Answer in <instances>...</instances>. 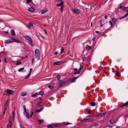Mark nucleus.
<instances>
[{
	"mask_svg": "<svg viewBox=\"0 0 128 128\" xmlns=\"http://www.w3.org/2000/svg\"><path fill=\"white\" fill-rule=\"evenodd\" d=\"M35 53L36 57L38 60H39L40 54L39 50L37 49H36L35 50Z\"/></svg>",
	"mask_w": 128,
	"mask_h": 128,
	"instance_id": "obj_1",
	"label": "nucleus"
},
{
	"mask_svg": "<svg viewBox=\"0 0 128 128\" xmlns=\"http://www.w3.org/2000/svg\"><path fill=\"white\" fill-rule=\"evenodd\" d=\"M56 6H61V7L60 8V10L61 11V12H62L64 7L63 2L62 1L61 2H60L59 4H58L56 5Z\"/></svg>",
	"mask_w": 128,
	"mask_h": 128,
	"instance_id": "obj_2",
	"label": "nucleus"
},
{
	"mask_svg": "<svg viewBox=\"0 0 128 128\" xmlns=\"http://www.w3.org/2000/svg\"><path fill=\"white\" fill-rule=\"evenodd\" d=\"M65 84L66 82L64 81L61 80H60L58 83V85L60 87L63 86Z\"/></svg>",
	"mask_w": 128,
	"mask_h": 128,
	"instance_id": "obj_3",
	"label": "nucleus"
},
{
	"mask_svg": "<svg viewBox=\"0 0 128 128\" xmlns=\"http://www.w3.org/2000/svg\"><path fill=\"white\" fill-rule=\"evenodd\" d=\"M14 42V38H12L5 40V43L6 44H7L12 43Z\"/></svg>",
	"mask_w": 128,
	"mask_h": 128,
	"instance_id": "obj_4",
	"label": "nucleus"
},
{
	"mask_svg": "<svg viewBox=\"0 0 128 128\" xmlns=\"http://www.w3.org/2000/svg\"><path fill=\"white\" fill-rule=\"evenodd\" d=\"M92 121L93 120L92 118H90L87 119L86 118H84L82 120V122L84 123L87 122H90V121Z\"/></svg>",
	"mask_w": 128,
	"mask_h": 128,
	"instance_id": "obj_5",
	"label": "nucleus"
},
{
	"mask_svg": "<svg viewBox=\"0 0 128 128\" xmlns=\"http://www.w3.org/2000/svg\"><path fill=\"white\" fill-rule=\"evenodd\" d=\"M40 106H42L41 108H40V109L39 110H36L35 111V112H40L42 111L43 109L44 108V107L43 106H42L41 105H40L38 106V108H39V107Z\"/></svg>",
	"mask_w": 128,
	"mask_h": 128,
	"instance_id": "obj_6",
	"label": "nucleus"
},
{
	"mask_svg": "<svg viewBox=\"0 0 128 128\" xmlns=\"http://www.w3.org/2000/svg\"><path fill=\"white\" fill-rule=\"evenodd\" d=\"M5 92H7L8 95H10L12 94L13 92L12 90L8 89H7L5 91Z\"/></svg>",
	"mask_w": 128,
	"mask_h": 128,
	"instance_id": "obj_7",
	"label": "nucleus"
},
{
	"mask_svg": "<svg viewBox=\"0 0 128 128\" xmlns=\"http://www.w3.org/2000/svg\"><path fill=\"white\" fill-rule=\"evenodd\" d=\"M63 63V62L62 61V62H54L53 63V65H60L62 64Z\"/></svg>",
	"mask_w": 128,
	"mask_h": 128,
	"instance_id": "obj_8",
	"label": "nucleus"
},
{
	"mask_svg": "<svg viewBox=\"0 0 128 128\" xmlns=\"http://www.w3.org/2000/svg\"><path fill=\"white\" fill-rule=\"evenodd\" d=\"M25 38H26L27 40L28 41L29 43H31V42H32V40L31 38L28 36L26 35L25 36Z\"/></svg>",
	"mask_w": 128,
	"mask_h": 128,
	"instance_id": "obj_9",
	"label": "nucleus"
},
{
	"mask_svg": "<svg viewBox=\"0 0 128 128\" xmlns=\"http://www.w3.org/2000/svg\"><path fill=\"white\" fill-rule=\"evenodd\" d=\"M26 112H24V114L28 118H30V116H29L28 110V109L26 110Z\"/></svg>",
	"mask_w": 128,
	"mask_h": 128,
	"instance_id": "obj_10",
	"label": "nucleus"
},
{
	"mask_svg": "<svg viewBox=\"0 0 128 128\" xmlns=\"http://www.w3.org/2000/svg\"><path fill=\"white\" fill-rule=\"evenodd\" d=\"M105 114V113H99L96 116V117H99L100 116L102 117L104 116Z\"/></svg>",
	"mask_w": 128,
	"mask_h": 128,
	"instance_id": "obj_11",
	"label": "nucleus"
},
{
	"mask_svg": "<svg viewBox=\"0 0 128 128\" xmlns=\"http://www.w3.org/2000/svg\"><path fill=\"white\" fill-rule=\"evenodd\" d=\"M72 11L77 14H78L80 12L79 10L77 9H73L72 10Z\"/></svg>",
	"mask_w": 128,
	"mask_h": 128,
	"instance_id": "obj_12",
	"label": "nucleus"
},
{
	"mask_svg": "<svg viewBox=\"0 0 128 128\" xmlns=\"http://www.w3.org/2000/svg\"><path fill=\"white\" fill-rule=\"evenodd\" d=\"M14 42H16V43H20L21 45H24V42H21L20 40H17L16 39L14 38Z\"/></svg>",
	"mask_w": 128,
	"mask_h": 128,
	"instance_id": "obj_13",
	"label": "nucleus"
},
{
	"mask_svg": "<svg viewBox=\"0 0 128 128\" xmlns=\"http://www.w3.org/2000/svg\"><path fill=\"white\" fill-rule=\"evenodd\" d=\"M10 102V100L8 99L6 100L4 103V105L6 106H7L9 104V102Z\"/></svg>",
	"mask_w": 128,
	"mask_h": 128,
	"instance_id": "obj_14",
	"label": "nucleus"
},
{
	"mask_svg": "<svg viewBox=\"0 0 128 128\" xmlns=\"http://www.w3.org/2000/svg\"><path fill=\"white\" fill-rule=\"evenodd\" d=\"M126 105H128V101L126 103H122V105L120 106V107L124 106Z\"/></svg>",
	"mask_w": 128,
	"mask_h": 128,
	"instance_id": "obj_15",
	"label": "nucleus"
},
{
	"mask_svg": "<svg viewBox=\"0 0 128 128\" xmlns=\"http://www.w3.org/2000/svg\"><path fill=\"white\" fill-rule=\"evenodd\" d=\"M33 26V24L31 22H29L28 24V27L29 28H30L31 27H32Z\"/></svg>",
	"mask_w": 128,
	"mask_h": 128,
	"instance_id": "obj_16",
	"label": "nucleus"
},
{
	"mask_svg": "<svg viewBox=\"0 0 128 128\" xmlns=\"http://www.w3.org/2000/svg\"><path fill=\"white\" fill-rule=\"evenodd\" d=\"M12 123L11 122H9V124L7 126L8 128H12Z\"/></svg>",
	"mask_w": 128,
	"mask_h": 128,
	"instance_id": "obj_17",
	"label": "nucleus"
},
{
	"mask_svg": "<svg viewBox=\"0 0 128 128\" xmlns=\"http://www.w3.org/2000/svg\"><path fill=\"white\" fill-rule=\"evenodd\" d=\"M86 50L88 51L91 48V47L89 45L87 44L86 46Z\"/></svg>",
	"mask_w": 128,
	"mask_h": 128,
	"instance_id": "obj_18",
	"label": "nucleus"
},
{
	"mask_svg": "<svg viewBox=\"0 0 128 128\" xmlns=\"http://www.w3.org/2000/svg\"><path fill=\"white\" fill-rule=\"evenodd\" d=\"M28 10L32 12H34L35 11V9L32 7H31L28 9Z\"/></svg>",
	"mask_w": 128,
	"mask_h": 128,
	"instance_id": "obj_19",
	"label": "nucleus"
},
{
	"mask_svg": "<svg viewBox=\"0 0 128 128\" xmlns=\"http://www.w3.org/2000/svg\"><path fill=\"white\" fill-rule=\"evenodd\" d=\"M10 33L12 36H15V32L14 30H10Z\"/></svg>",
	"mask_w": 128,
	"mask_h": 128,
	"instance_id": "obj_20",
	"label": "nucleus"
},
{
	"mask_svg": "<svg viewBox=\"0 0 128 128\" xmlns=\"http://www.w3.org/2000/svg\"><path fill=\"white\" fill-rule=\"evenodd\" d=\"M27 94V93L25 92H23L21 93V96H26Z\"/></svg>",
	"mask_w": 128,
	"mask_h": 128,
	"instance_id": "obj_21",
	"label": "nucleus"
},
{
	"mask_svg": "<svg viewBox=\"0 0 128 128\" xmlns=\"http://www.w3.org/2000/svg\"><path fill=\"white\" fill-rule=\"evenodd\" d=\"M44 122L43 120H38V122L40 124H41L43 123Z\"/></svg>",
	"mask_w": 128,
	"mask_h": 128,
	"instance_id": "obj_22",
	"label": "nucleus"
},
{
	"mask_svg": "<svg viewBox=\"0 0 128 128\" xmlns=\"http://www.w3.org/2000/svg\"><path fill=\"white\" fill-rule=\"evenodd\" d=\"M64 49L63 47H62L61 49L60 54H62V53L64 52Z\"/></svg>",
	"mask_w": 128,
	"mask_h": 128,
	"instance_id": "obj_23",
	"label": "nucleus"
},
{
	"mask_svg": "<svg viewBox=\"0 0 128 128\" xmlns=\"http://www.w3.org/2000/svg\"><path fill=\"white\" fill-rule=\"evenodd\" d=\"M58 127L59 128L60 127V125L59 124L56 125L54 126L53 128H56Z\"/></svg>",
	"mask_w": 128,
	"mask_h": 128,
	"instance_id": "obj_24",
	"label": "nucleus"
},
{
	"mask_svg": "<svg viewBox=\"0 0 128 128\" xmlns=\"http://www.w3.org/2000/svg\"><path fill=\"white\" fill-rule=\"evenodd\" d=\"M90 104L92 106H95V105L96 104L95 102H92Z\"/></svg>",
	"mask_w": 128,
	"mask_h": 128,
	"instance_id": "obj_25",
	"label": "nucleus"
},
{
	"mask_svg": "<svg viewBox=\"0 0 128 128\" xmlns=\"http://www.w3.org/2000/svg\"><path fill=\"white\" fill-rule=\"evenodd\" d=\"M38 94V92L36 93L35 94H33L32 96V97L36 98V96Z\"/></svg>",
	"mask_w": 128,
	"mask_h": 128,
	"instance_id": "obj_26",
	"label": "nucleus"
},
{
	"mask_svg": "<svg viewBox=\"0 0 128 128\" xmlns=\"http://www.w3.org/2000/svg\"><path fill=\"white\" fill-rule=\"evenodd\" d=\"M128 15V12L126 14V15H124V16L120 18V19H121L122 18H124V17L127 16Z\"/></svg>",
	"mask_w": 128,
	"mask_h": 128,
	"instance_id": "obj_27",
	"label": "nucleus"
},
{
	"mask_svg": "<svg viewBox=\"0 0 128 128\" xmlns=\"http://www.w3.org/2000/svg\"><path fill=\"white\" fill-rule=\"evenodd\" d=\"M24 68H19L18 70V71L19 72H21V71L23 70H24Z\"/></svg>",
	"mask_w": 128,
	"mask_h": 128,
	"instance_id": "obj_28",
	"label": "nucleus"
},
{
	"mask_svg": "<svg viewBox=\"0 0 128 128\" xmlns=\"http://www.w3.org/2000/svg\"><path fill=\"white\" fill-rule=\"evenodd\" d=\"M80 71H78L77 72H74V75H76L77 74H80Z\"/></svg>",
	"mask_w": 128,
	"mask_h": 128,
	"instance_id": "obj_29",
	"label": "nucleus"
},
{
	"mask_svg": "<svg viewBox=\"0 0 128 128\" xmlns=\"http://www.w3.org/2000/svg\"><path fill=\"white\" fill-rule=\"evenodd\" d=\"M44 94V92L41 91V92H39L38 94L39 95L42 96L43 94Z\"/></svg>",
	"mask_w": 128,
	"mask_h": 128,
	"instance_id": "obj_30",
	"label": "nucleus"
},
{
	"mask_svg": "<svg viewBox=\"0 0 128 128\" xmlns=\"http://www.w3.org/2000/svg\"><path fill=\"white\" fill-rule=\"evenodd\" d=\"M128 7H124V8L123 10L125 11L126 12H128Z\"/></svg>",
	"mask_w": 128,
	"mask_h": 128,
	"instance_id": "obj_31",
	"label": "nucleus"
},
{
	"mask_svg": "<svg viewBox=\"0 0 128 128\" xmlns=\"http://www.w3.org/2000/svg\"><path fill=\"white\" fill-rule=\"evenodd\" d=\"M110 123L111 124H112L114 122V120H109Z\"/></svg>",
	"mask_w": 128,
	"mask_h": 128,
	"instance_id": "obj_32",
	"label": "nucleus"
},
{
	"mask_svg": "<svg viewBox=\"0 0 128 128\" xmlns=\"http://www.w3.org/2000/svg\"><path fill=\"white\" fill-rule=\"evenodd\" d=\"M115 74H116L117 76H120V72L118 71L117 72L115 73Z\"/></svg>",
	"mask_w": 128,
	"mask_h": 128,
	"instance_id": "obj_33",
	"label": "nucleus"
},
{
	"mask_svg": "<svg viewBox=\"0 0 128 128\" xmlns=\"http://www.w3.org/2000/svg\"><path fill=\"white\" fill-rule=\"evenodd\" d=\"M48 10H43L42 11V14H44L45 13H46L48 11Z\"/></svg>",
	"mask_w": 128,
	"mask_h": 128,
	"instance_id": "obj_34",
	"label": "nucleus"
},
{
	"mask_svg": "<svg viewBox=\"0 0 128 128\" xmlns=\"http://www.w3.org/2000/svg\"><path fill=\"white\" fill-rule=\"evenodd\" d=\"M60 78V75H58L57 76V80H59Z\"/></svg>",
	"mask_w": 128,
	"mask_h": 128,
	"instance_id": "obj_35",
	"label": "nucleus"
},
{
	"mask_svg": "<svg viewBox=\"0 0 128 128\" xmlns=\"http://www.w3.org/2000/svg\"><path fill=\"white\" fill-rule=\"evenodd\" d=\"M116 19L114 18H112V21L114 23L116 22Z\"/></svg>",
	"mask_w": 128,
	"mask_h": 128,
	"instance_id": "obj_36",
	"label": "nucleus"
},
{
	"mask_svg": "<svg viewBox=\"0 0 128 128\" xmlns=\"http://www.w3.org/2000/svg\"><path fill=\"white\" fill-rule=\"evenodd\" d=\"M21 64V62L20 61H18V62L16 64V65H18L20 64Z\"/></svg>",
	"mask_w": 128,
	"mask_h": 128,
	"instance_id": "obj_37",
	"label": "nucleus"
},
{
	"mask_svg": "<svg viewBox=\"0 0 128 128\" xmlns=\"http://www.w3.org/2000/svg\"><path fill=\"white\" fill-rule=\"evenodd\" d=\"M30 75L29 74H28L27 76H26L25 77V79H26L28 78L30 76Z\"/></svg>",
	"mask_w": 128,
	"mask_h": 128,
	"instance_id": "obj_38",
	"label": "nucleus"
},
{
	"mask_svg": "<svg viewBox=\"0 0 128 128\" xmlns=\"http://www.w3.org/2000/svg\"><path fill=\"white\" fill-rule=\"evenodd\" d=\"M48 128H53L52 126L50 124L49 125L47 126Z\"/></svg>",
	"mask_w": 128,
	"mask_h": 128,
	"instance_id": "obj_39",
	"label": "nucleus"
},
{
	"mask_svg": "<svg viewBox=\"0 0 128 128\" xmlns=\"http://www.w3.org/2000/svg\"><path fill=\"white\" fill-rule=\"evenodd\" d=\"M12 114L13 115V118L14 119V116H15V113L14 111H12Z\"/></svg>",
	"mask_w": 128,
	"mask_h": 128,
	"instance_id": "obj_40",
	"label": "nucleus"
},
{
	"mask_svg": "<svg viewBox=\"0 0 128 128\" xmlns=\"http://www.w3.org/2000/svg\"><path fill=\"white\" fill-rule=\"evenodd\" d=\"M103 68V67L101 66H100L98 67V68L99 70H101Z\"/></svg>",
	"mask_w": 128,
	"mask_h": 128,
	"instance_id": "obj_41",
	"label": "nucleus"
},
{
	"mask_svg": "<svg viewBox=\"0 0 128 128\" xmlns=\"http://www.w3.org/2000/svg\"><path fill=\"white\" fill-rule=\"evenodd\" d=\"M53 86H48V87L50 89L52 88H53Z\"/></svg>",
	"mask_w": 128,
	"mask_h": 128,
	"instance_id": "obj_42",
	"label": "nucleus"
},
{
	"mask_svg": "<svg viewBox=\"0 0 128 128\" xmlns=\"http://www.w3.org/2000/svg\"><path fill=\"white\" fill-rule=\"evenodd\" d=\"M23 108L24 110V112H26V107L25 105H24L23 106Z\"/></svg>",
	"mask_w": 128,
	"mask_h": 128,
	"instance_id": "obj_43",
	"label": "nucleus"
},
{
	"mask_svg": "<svg viewBox=\"0 0 128 128\" xmlns=\"http://www.w3.org/2000/svg\"><path fill=\"white\" fill-rule=\"evenodd\" d=\"M83 68V67L82 66H80V68L78 69V70H80L82 69Z\"/></svg>",
	"mask_w": 128,
	"mask_h": 128,
	"instance_id": "obj_44",
	"label": "nucleus"
},
{
	"mask_svg": "<svg viewBox=\"0 0 128 128\" xmlns=\"http://www.w3.org/2000/svg\"><path fill=\"white\" fill-rule=\"evenodd\" d=\"M90 58L89 56H87V57H86V61H88L89 60Z\"/></svg>",
	"mask_w": 128,
	"mask_h": 128,
	"instance_id": "obj_45",
	"label": "nucleus"
},
{
	"mask_svg": "<svg viewBox=\"0 0 128 128\" xmlns=\"http://www.w3.org/2000/svg\"><path fill=\"white\" fill-rule=\"evenodd\" d=\"M120 8L121 10H122L123 8V6H122L121 5H120Z\"/></svg>",
	"mask_w": 128,
	"mask_h": 128,
	"instance_id": "obj_46",
	"label": "nucleus"
},
{
	"mask_svg": "<svg viewBox=\"0 0 128 128\" xmlns=\"http://www.w3.org/2000/svg\"><path fill=\"white\" fill-rule=\"evenodd\" d=\"M32 69H31V68H30V71L29 72V73L28 74H29L30 75V74H31V72L32 71Z\"/></svg>",
	"mask_w": 128,
	"mask_h": 128,
	"instance_id": "obj_47",
	"label": "nucleus"
},
{
	"mask_svg": "<svg viewBox=\"0 0 128 128\" xmlns=\"http://www.w3.org/2000/svg\"><path fill=\"white\" fill-rule=\"evenodd\" d=\"M71 82H75V81L74 80H73V79H72V78H71Z\"/></svg>",
	"mask_w": 128,
	"mask_h": 128,
	"instance_id": "obj_48",
	"label": "nucleus"
},
{
	"mask_svg": "<svg viewBox=\"0 0 128 128\" xmlns=\"http://www.w3.org/2000/svg\"><path fill=\"white\" fill-rule=\"evenodd\" d=\"M109 22L110 23V25H111V27L112 26V22L110 21H109Z\"/></svg>",
	"mask_w": 128,
	"mask_h": 128,
	"instance_id": "obj_49",
	"label": "nucleus"
},
{
	"mask_svg": "<svg viewBox=\"0 0 128 128\" xmlns=\"http://www.w3.org/2000/svg\"><path fill=\"white\" fill-rule=\"evenodd\" d=\"M83 60L85 61L86 60V57H84L83 58Z\"/></svg>",
	"mask_w": 128,
	"mask_h": 128,
	"instance_id": "obj_50",
	"label": "nucleus"
},
{
	"mask_svg": "<svg viewBox=\"0 0 128 128\" xmlns=\"http://www.w3.org/2000/svg\"><path fill=\"white\" fill-rule=\"evenodd\" d=\"M32 1V0H27V2L28 3H30Z\"/></svg>",
	"mask_w": 128,
	"mask_h": 128,
	"instance_id": "obj_51",
	"label": "nucleus"
},
{
	"mask_svg": "<svg viewBox=\"0 0 128 128\" xmlns=\"http://www.w3.org/2000/svg\"><path fill=\"white\" fill-rule=\"evenodd\" d=\"M78 77H74L73 78H72V79H73L74 80H76V79L78 78Z\"/></svg>",
	"mask_w": 128,
	"mask_h": 128,
	"instance_id": "obj_52",
	"label": "nucleus"
},
{
	"mask_svg": "<svg viewBox=\"0 0 128 128\" xmlns=\"http://www.w3.org/2000/svg\"><path fill=\"white\" fill-rule=\"evenodd\" d=\"M101 22H102V20H100V26H102V25H103L102 24V23Z\"/></svg>",
	"mask_w": 128,
	"mask_h": 128,
	"instance_id": "obj_53",
	"label": "nucleus"
},
{
	"mask_svg": "<svg viewBox=\"0 0 128 128\" xmlns=\"http://www.w3.org/2000/svg\"><path fill=\"white\" fill-rule=\"evenodd\" d=\"M91 110H90L88 111V114H91Z\"/></svg>",
	"mask_w": 128,
	"mask_h": 128,
	"instance_id": "obj_54",
	"label": "nucleus"
},
{
	"mask_svg": "<svg viewBox=\"0 0 128 128\" xmlns=\"http://www.w3.org/2000/svg\"><path fill=\"white\" fill-rule=\"evenodd\" d=\"M98 124H94V125L93 126H94V127H96V126H98Z\"/></svg>",
	"mask_w": 128,
	"mask_h": 128,
	"instance_id": "obj_55",
	"label": "nucleus"
},
{
	"mask_svg": "<svg viewBox=\"0 0 128 128\" xmlns=\"http://www.w3.org/2000/svg\"><path fill=\"white\" fill-rule=\"evenodd\" d=\"M6 112L5 111H4L2 113V116H4Z\"/></svg>",
	"mask_w": 128,
	"mask_h": 128,
	"instance_id": "obj_56",
	"label": "nucleus"
},
{
	"mask_svg": "<svg viewBox=\"0 0 128 128\" xmlns=\"http://www.w3.org/2000/svg\"><path fill=\"white\" fill-rule=\"evenodd\" d=\"M8 94L7 92H4V94L5 95H7V94Z\"/></svg>",
	"mask_w": 128,
	"mask_h": 128,
	"instance_id": "obj_57",
	"label": "nucleus"
},
{
	"mask_svg": "<svg viewBox=\"0 0 128 128\" xmlns=\"http://www.w3.org/2000/svg\"><path fill=\"white\" fill-rule=\"evenodd\" d=\"M110 127V128H112V126H110L109 125H108V126H106V127L107 128V127Z\"/></svg>",
	"mask_w": 128,
	"mask_h": 128,
	"instance_id": "obj_58",
	"label": "nucleus"
},
{
	"mask_svg": "<svg viewBox=\"0 0 128 128\" xmlns=\"http://www.w3.org/2000/svg\"><path fill=\"white\" fill-rule=\"evenodd\" d=\"M30 44L32 46H34L32 44V42H31V43H30Z\"/></svg>",
	"mask_w": 128,
	"mask_h": 128,
	"instance_id": "obj_59",
	"label": "nucleus"
},
{
	"mask_svg": "<svg viewBox=\"0 0 128 128\" xmlns=\"http://www.w3.org/2000/svg\"><path fill=\"white\" fill-rule=\"evenodd\" d=\"M74 71H76L78 70V69L77 68H74Z\"/></svg>",
	"mask_w": 128,
	"mask_h": 128,
	"instance_id": "obj_60",
	"label": "nucleus"
},
{
	"mask_svg": "<svg viewBox=\"0 0 128 128\" xmlns=\"http://www.w3.org/2000/svg\"><path fill=\"white\" fill-rule=\"evenodd\" d=\"M54 54H55L56 55H57V54H58V52H55L54 53Z\"/></svg>",
	"mask_w": 128,
	"mask_h": 128,
	"instance_id": "obj_61",
	"label": "nucleus"
},
{
	"mask_svg": "<svg viewBox=\"0 0 128 128\" xmlns=\"http://www.w3.org/2000/svg\"><path fill=\"white\" fill-rule=\"evenodd\" d=\"M96 34H100V33L98 31H96Z\"/></svg>",
	"mask_w": 128,
	"mask_h": 128,
	"instance_id": "obj_62",
	"label": "nucleus"
},
{
	"mask_svg": "<svg viewBox=\"0 0 128 128\" xmlns=\"http://www.w3.org/2000/svg\"><path fill=\"white\" fill-rule=\"evenodd\" d=\"M44 32L46 34H47V32L46 31V30L45 29L44 30Z\"/></svg>",
	"mask_w": 128,
	"mask_h": 128,
	"instance_id": "obj_63",
	"label": "nucleus"
},
{
	"mask_svg": "<svg viewBox=\"0 0 128 128\" xmlns=\"http://www.w3.org/2000/svg\"><path fill=\"white\" fill-rule=\"evenodd\" d=\"M104 18L106 19H107L108 18L107 16L106 15L105 16H104Z\"/></svg>",
	"mask_w": 128,
	"mask_h": 128,
	"instance_id": "obj_64",
	"label": "nucleus"
}]
</instances>
